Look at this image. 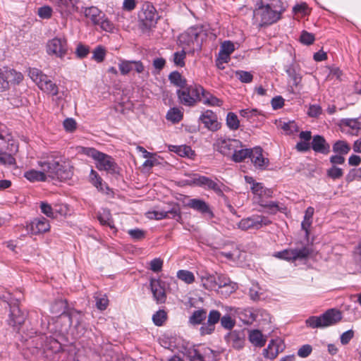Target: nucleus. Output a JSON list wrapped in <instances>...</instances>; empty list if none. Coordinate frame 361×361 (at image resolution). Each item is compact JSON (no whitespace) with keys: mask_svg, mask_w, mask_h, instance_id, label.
Masks as SVG:
<instances>
[{"mask_svg":"<svg viewBox=\"0 0 361 361\" xmlns=\"http://www.w3.org/2000/svg\"><path fill=\"white\" fill-rule=\"evenodd\" d=\"M257 8L254 11V19L259 27L271 25L277 22L284 11L280 0H271L264 5L262 0H257Z\"/></svg>","mask_w":361,"mask_h":361,"instance_id":"1","label":"nucleus"},{"mask_svg":"<svg viewBox=\"0 0 361 361\" xmlns=\"http://www.w3.org/2000/svg\"><path fill=\"white\" fill-rule=\"evenodd\" d=\"M342 319V312L336 309L332 308L326 310L319 317L311 316L306 319L307 326L316 329L324 328L333 326Z\"/></svg>","mask_w":361,"mask_h":361,"instance_id":"2","label":"nucleus"},{"mask_svg":"<svg viewBox=\"0 0 361 361\" xmlns=\"http://www.w3.org/2000/svg\"><path fill=\"white\" fill-rule=\"evenodd\" d=\"M190 185L202 188L205 190L214 191L219 197H224V192L228 190V188L217 178L215 180L209 177L194 173L188 180Z\"/></svg>","mask_w":361,"mask_h":361,"instance_id":"3","label":"nucleus"},{"mask_svg":"<svg viewBox=\"0 0 361 361\" xmlns=\"http://www.w3.org/2000/svg\"><path fill=\"white\" fill-rule=\"evenodd\" d=\"M84 153L96 161V168L111 174L117 172V164L111 156L101 152L92 147L84 149Z\"/></svg>","mask_w":361,"mask_h":361,"instance_id":"4","label":"nucleus"},{"mask_svg":"<svg viewBox=\"0 0 361 361\" xmlns=\"http://www.w3.org/2000/svg\"><path fill=\"white\" fill-rule=\"evenodd\" d=\"M202 87L200 85H187L176 91L179 102L186 106H193L201 100L200 92Z\"/></svg>","mask_w":361,"mask_h":361,"instance_id":"5","label":"nucleus"},{"mask_svg":"<svg viewBox=\"0 0 361 361\" xmlns=\"http://www.w3.org/2000/svg\"><path fill=\"white\" fill-rule=\"evenodd\" d=\"M28 75L43 92L53 96L59 93V87L56 84L53 82L42 71L36 68H30Z\"/></svg>","mask_w":361,"mask_h":361,"instance_id":"6","label":"nucleus"},{"mask_svg":"<svg viewBox=\"0 0 361 361\" xmlns=\"http://www.w3.org/2000/svg\"><path fill=\"white\" fill-rule=\"evenodd\" d=\"M205 34L202 27L195 26L188 28L185 32L182 33L178 40L181 45L187 46L188 47H192V49L196 47H201L202 41Z\"/></svg>","mask_w":361,"mask_h":361,"instance_id":"7","label":"nucleus"},{"mask_svg":"<svg viewBox=\"0 0 361 361\" xmlns=\"http://www.w3.org/2000/svg\"><path fill=\"white\" fill-rule=\"evenodd\" d=\"M312 252V250L309 245H303L301 247L285 249L275 252L274 257L288 262H295L308 259Z\"/></svg>","mask_w":361,"mask_h":361,"instance_id":"8","label":"nucleus"},{"mask_svg":"<svg viewBox=\"0 0 361 361\" xmlns=\"http://www.w3.org/2000/svg\"><path fill=\"white\" fill-rule=\"evenodd\" d=\"M138 18L142 30H149L154 27L158 19V14L154 6L149 2L142 4L138 13Z\"/></svg>","mask_w":361,"mask_h":361,"instance_id":"9","label":"nucleus"},{"mask_svg":"<svg viewBox=\"0 0 361 361\" xmlns=\"http://www.w3.org/2000/svg\"><path fill=\"white\" fill-rule=\"evenodd\" d=\"M69 47L68 41L65 37H56L48 41L47 44V52L50 56H55L63 59L68 55Z\"/></svg>","mask_w":361,"mask_h":361,"instance_id":"10","label":"nucleus"},{"mask_svg":"<svg viewBox=\"0 0 361 361\" xmlns=\"http://www.w3.org/2000/svg\"><path fill=\"white\" fill-rule=\"evenodd\" d=\"M214 146L219 153L231 157L235 149L241 146V142L237 139L221 137L216 140Z\"/></svg>","mask_w":361,"mask_h":361,"instance_id":"11","label":"nucleus"},{"mask_svg":"<svg viewBox=\"0 0 361 361\" xmlns=\"http://www.w3.org/2000/svg\"><path fill=\"white\" fill-rule=\"evenodd\" d=\"M147 216L152 219L161 220L164 219H173L177 221L181 219V213L178 204H173L167 209H157L147 212Z\"/></svg>","mask_w":361,"mask_h":361,"instance_id":"12","label":"nucleus"},{"mask_svg":"<svg viewBox=\"0 0 361 361\" xmlns=\"http://www.w3.org/2000/svg\"><path fill=\"white\" fill-rule=\"evenodd\" d=\"M271 223V221L267 217L261 215H252L241 219L238 223V228L243 231L251 228L259 229L264 226L269 225Z\"/></svg>","mask_w":361,"mask_h":361,"instance_id":"13","label":"nucleus"},{"mask_svg":"<svg viewBox=\"0 0 361 361\" xmlns=\"http://www.w3.org/2000/svg\"><path fill=\"white\" fill-rule=\"evenodd\" d=\"M186 355L190 361H216V353L209 348H204L202 350L190 348Z\"/></svg>","mask_w":361,"mask_h":361,"instance_id":"14","label":"nucleus"},{"mask_svg":"<svg viewBox=\"0 0 361 361\" xmlns=\"http://www.w3.org/2000/svg\"><path fill=\"white\" fill-rule=\"evenodd\" d=\"M207 317V321L200 328V333L202 336L210 335L215 331L216 324L220 322L221 314L219 311L212 310Z\"/></svg>","mask_w":361,"mask_h":361,"instance_id":"15","label":"nucleus"},{"mask_svg":"<svg viewBox=\"0 0 361 361\" xmlns=\"http://www.w3.org/2000/svg\"><path fill=\"white\" fill-rule=\"evenodd\" d=\"M56 6V10L63 17H67L78 11L77 4L79 0H50Z\"/></svg>","mask_w":361,"mask_h":361,"instance_id":"16","label":"nucleus"},{"mask_svg":"<svg viewBox=\"0 0 361 361\" xmlns=\"http://www.w3.org/2000/svg\"><path fill=\"white\" fill-rule=\"evenodd\" d=\"M61 159V156L51 154L47 160L38 161V165L44 173H47L49 176L54 178L56 170L59 167Z\"/></svg>","mask_w":361,"mask_h":361,"instance_id":"17","label":"nucleus"},{"mask_svg":"<svg viewBox=\"0 0 361 361\" xmlns=\"http://www.w3.org/2000/svg\"><path fill=\"white\" fill-rule=\"evenodd\" d=\"M250 189L255 200L259 205L262 204L267 199L273 196V190L264 187L262 183L254 184V186H251Z\"/></svg>","mask_w":361,"mask_h":361,"instance_id":"18","label":"nucleus"},{"mask_svg":"<svg viewBox=\"0 0 361 361\" xmlns=\"http://www.w3.org/2000/svg\"><path fill=\"white\" fill-rule=\"evenodd\" d=\"M249 158L256 169L262 170L269 166V161L263 156V149L260 147L251 148Z\"/></svg>","mask_w":361,"mask_h":361,"instance_id":"19","label":"nucleus"},{"mask_svg":"<svg viewBox=\"0 0 361 361\" xmlns=\"http://www.w3.org/2000/svg\"><path fill=\"white\" fill-rule=\"evenodd\" d=\"M199 119L204 124V126L211 131H216L221 128L217 115L212 110L204 111Z\"/></svg>","mask_w":361,"mask_h":361,"instance_id":"20","label":"nucleus"},{"mask_svg":"<svg viewBox=\"0 0 361 361\" xmlns=\"http://www.w3.org/2000/svg\"><path fill=\"white\" fill-rule=\"evenodd\" d=\"M50 224L49 221L44 217H39L33 219L29 225L27 226V230L32 235H38L49 231Z\"/></svg>","mask_w":361,"mask_h":361,"instance_id":"21","label":"nucleus"},{"mask_svg":"<svg viewBox=\"0 0 361 361\" xmlns=\"http://www.w3.org/2000/svg\"><path fill=\"white\" fill-rule=\"evenodd\" d=\"M27 314L21 311L17 302L11 305L8 324L13 327L20 326L25 321Z\"/></svg>","mask_w":361,"mask_h":361,"instance_id":"22","label":"nucleus"},{"mask_svg":"<svg viewBox=\"0 0 361 361\" xmlns=\"http://www.w3.org/2000/svg\"><path fill=\"white\" fill-rule=\"evenodd\" d=\"M150 288L153 297L157 303H164L166 300V294L162 282L159 279H151Z\"/></svg>","mask_w":361,"mask_h":361,"instance_id":"23","label":"nucleus"},{"mask_svg":"<svg viewBox=\"0 0 361 361\" xmlns=\"http://www.w3.org/2000/svg\"><path fill=\"white\" fill-rule=\"evenodd\" d=\"M72 175L73 171L70 161L61 157L59 167L56 170L54 178L60 180H65L71 178Z\"/></svg>","mask_w":361,"mask_h":361,"instance_id":"24","label":"nucleus"},{"mask_svg":"<svg viewBox=\"0 0 361 361\" xmlns=\"http://www.w3.org/2000/svg\"><path fill=\"white\" fill-rule=\"evenodd\" d=\"M311 147L315 152L322 154H328L330 152L329 144L323 136L319 135L313 137Z\"/></svg>","mask_w":361,"mask_h":361,"instance_id":"25","label":"nucleus"},{"mask_svg":"<svg viewBox=\"0 0 361 361\" xmlns=\"http://www.w3.org/2000/svg\"><path fill=\"white\" fill-rule=\"evenodd\" d=\"M18 146L10 134H8L6 130L0 134V152H16Z\"/></svg>","mask_w":361,"mask_h":361,"instance_id":"26","label":"nucleus"},{"mask_svg":"<svg viewBox=\"0 0 361 361\" xmlns=\"http://www.w3.org/2000/svg\"><path fill=\"white\" fill-rule=\"evenodd\" d=\"M187 205L190 208L196 210L202 214H208L211 216H213V213L210 209L209 205L203 200L197 198L190 199L188 201Z\"/></svg>","mask_w":361,"mask_h":361,"instance_id":"27","label":"nucleus"},{"mask_svg":"<svg viewBox=\"0 0 361 361\" xmlns=\"http://www.w3.org/2000/svg\"><path fill=\"white\" fill-rule=\"evenodd\" d=\"M84 15L89 18L94 25H99L102 22L104 14L96 6H90L85 8Z\"/></svg>","mask_w":361,"mask_h":361,"instance_id":"28","label":"nucleus"},{"mask_svg":"<svg viewBox=\"0 0 361 361\" xmlns=\"http://www.w3.org/2000/svg\"><path fill=\"white\" fill-rule=\"evenodd\" d=\"M66 305L62 300H57L51 305V312L55 314H60L61 316L67 317L70 323L72 325L75 316L70 314L65 313Z\"/></svg>","mask_w":361,"mask_h":361,"instance_id":"29","label":"nucleus"},{"mask_svg":"<svg viewBox=\"0 0 361 361\" xmlns=\"http://www.w3.org/2000/svg\"><path fill=\"white\" fill-rule=\"evenodd\" d=\"M207 316V312L205 309L200 308L195 310L189 317L188 323L192 326H197L204 324L203 322Z\"/></svg>","mask_w":361,"mask_h":361,"instance_id":"30","label":"nucleus"},{"mask_svg":"<svg viewBox=\"0 0 361 361\" xmlns=\"http://www.w3.org/2000/svg\"><path fill=\"white\" fill-rule=\"evenodd\" d=\"M248 337L250 342L255 347L262 348L267 342V338L258 329L251 330Z\"/></svg>","mask_w":361,"mask_h":361,"instance_id":"31","label":"nucleus"},{"mask_svg":"<svg viewBox=\"0 0 361 361\" xmlns=\"http://www.w3.org/2000/svg\"><path fill=\"white\" fill-rule=\"evenodd\" d=\"M243 147L241 142V146L235 149L231 157L232 161L239 163L243 161L246 158H249L251 148H244Z\"/></svg>","mask_w":361,"mask_h":361,"instance_id":"32","label":"nucleus"},{"mask_svg":"<svg viewBox=\"0 0 361 361\" xmlns=\"http://www.w3.org/2000/svg\"><path fill=\"white\" fill-rule=\"evenodd\" d=\"M350 145L345 140H343L336 141L332 145V151L334 154L345 156L350 152Z\"/></svg>","mask_w":361,"mask_h":361,"instance_id":"33","label":"nucleus"},{"mask_svg":"<svg viewBox=\"0 0 361 361\" xmlns=\"http://www.w3.org/2000/svg\"><path fill=\"white\" fill-rule=\"evenodd\" d=\"M341 123L343 126L351 129L350 133L352 135H357L360 130H361V118H344L341 120Z\"/></svg>","mask_w":361,"mask_h":361,"instance_id":"34","label":"nucleus"},{"mask_svg":"<svg viewBox=\"0 0 361 361\" xmlns=\"http://www.w3.org/2000/svg\"><path fill=\"white\" fill-rule=\"evenodd\" d=\"M201 96L204 99L203 103L204 104L212 106H221L223 104V102L221 99L205 91L203 87L202 91L200 92V97Z\"/></svg>","mask_w":361,"mask_h":361,"instance_id":"35","label":"nucleus"},{"mask_svg":"<svg viewBox=\"0 0 361 361\" xmlns=\"http://www.w3.org/2000/svg\"><path fill=\"white\" fill-rule=\"evenodd\" d=\"M286 72L292 79L293 85L298 86L300 83L302 77L298 72V68L297 66L294 64L288 66L286 68Z\"/></svg>","mask_w":361,"mask_h":361,"instance_id":"36","label":"nucleus"},{"mask_svg":"<svg viewBox=\"0 0 361 361\" xmlns=\"http://www.w3.org/2000/svg\"><path fill=\"white\" fill-rule=\"evenodd\" d=\"M169 149L171 151L176 152L180 157L192 158L193 156H195V152L190 146L188 145H171L169 147Z\"/></svg>","mask_w":361,"mask_h":361,"instance_id":"37","label":"nucleus"},{"mask_svg":"<svg viewBox=\"0 0 361 361\" xmlns=\"http://www.w3.org/2000/svg\"><path fill=\"white\" fill-rule=\"evenodd\" d=\"M169 80L171 84L180 87V89L188 85L186 79L183 78L178 71H173L169 74Z\"/></svg>","mask_w":361,"mask_h":361,"instance_id":"38","label":"nucleus"},{"mask_svg":"<svg viewBox=\"0 0 361 361\" xmlns=\"http://www.w3.org/2000/svg\"><path fill=\"white\" fill-rule=\"evenodd\" d=\"M279 354V346L274 340H271L268 346L263 350V355L264 357L274 360Z\"/></svg>","mask_w":361,"mask_h":361,"instance_id":"39","label":"nucleus"},{"mask_svg":"<svg viewBox=\"0 0 361 361\" xmlns=\"http://www.w3.org/2000/svg\"><path fill=\"white\" fill-rule=\"evenodd\" d=\"M24 176L30 182L45 181L47 176L44 171L30 170L25 173Z\"/></svg>","mask_w":361,"mask_h":361,"instance_id":"40","label":"nucleus"},{"mask_svg":"<svg viewBox=\"0 0 361 361\" xmlns=\"http://www.w3.org/2000/svg\"><path fill=\"white\" fill-rule=\"evenodd\" d=\"M260 206L267 209L268 212L271 214H275L278 212H283L286 210V207H281L279 202L274 201H264L262 204H260Z\"/></svg>","mask_w":361,"mask_h":361,"instance_id":"41","label":"nucleus"},{"mask_svg":"<svg viewBox=\"0 0 361 361\" xmlns=\"http://www.w3.org/2000/svg\"><path fill=\"white\" fill-rule=\"evenodd\" d=\"M90 181L99 191H104V184L103 183L102 178L99 176L98 173L94 169H91L90 171Z\"/></svg>","mask_w":361,"mask_h":361,"instance_id":"42","label":"nucleus"},{"mask_svg":"<svg viewBox=\"0 0 361 361\" xmlns=\"http://www.w3.org/2000/svg\"><path fill=\"white\" fill-rule=\"evenodd\" d=\"M183 112L178 108H171L166 116L168 121L173 122V123H178L183 119Z\"/></svg>","mask_w":361,"mask_h":361,"instance_id":"43","label":"nucleus"},{"mask_svg":"<svg viewBox=\"0 0 361 361\" xmlns=\"http://www.w3.org/2000/svg\"><path fill=\"white\" fill-rule=\"evenodd\" d=\"M97 219L102 225L109 226L111 228H114V221L109 210H104L102 213H99L97 215Z\"/></svg>","mask_w":361,"mask_h":361,"instance_id":"44","label":"nucleus"},{"mask_svg":"<svg viewBox=\"0 0 361 361\" xmlns=\"http://www.w3.org/2000/svg\"><path fill=\"white\" fill-rule=\"evenodd\" d=\"M11 151H2L0 152V165L4 166H13L16 164V159L12 156Z\"/></svg>","mask_w":361,"mask_h":361,"instance_id":"45","label":"nucleus"},{"mask_svg":"<svg viewBox=\"0 0 361 361\" xmlns=\"http://www.w3.org/2000/svg\"><path fill=\"white\" fill-rule=\"evenodd\" d=\"M226 125L230 130H235L240 126V121L233 112L228 113L226 116Z\"/></svg>","mask_w":361,"mask_h":361,"instance_id":"46","label":"nucleus"},{"mask_svg":"<svg viewBox=\"0 0 361 361\" xmlns=\"http://www.w3.org/2000/svg\"><path fill=\"white\" fill-rule=\"evenodd\" d=\"M167 319V313L164 310H159L152 315V321L157 326H161Z\"/></svg>","mask_w":361,"mask_h":361,"instance_id":"47","label":"nucleus"},{"mask_svg":"<svg viewBox=\"0 0 361 361\" xmlns=\"http://www.w3.org/2000/svg\"><path fill=\"white\" fill-rule=\"evenodd\" d=\"M279 127L288 135L293 134L298 131V126L293 121H290L288 122L280 121Z\"/></svg>","mask_w":361,"mask_h":361,"instance_id":"48","label":"nucleus"},{"mask_svg":"<svg viewBox=\"0 0 361 361\" xmlns=\"http://www.w3.org/2000/svg\"><path fill=\"white\" fill-rule=\"evenodd\" d=\"M177 277L188 284L192 283L195 281L193 273L188 270H179L177 273Z\"/></svg>","mask_w":361,"mask_h":361,"instance_id":"49","label":"nucleus"},{"mask_svg":"<svg viewBox=\"0 0 361 361\" xmlns=\"http://www.w3.org/2000/svg\"><path fill=\"white\" fill-rule=\"evenodd\" d=\"M203 286L205 288L212 290L219 288V281L217 282L214 276L209 275L207 277L202 279Z\"/></svg>","mask_w":361,"mask_h":361,"instance_id":"50","label":"nucleus"},{"mask_svg":"<svg viewBox=\"0 0 361 361\" xmlns=\"http://www.w3.org/2000/svg\"><path fill=\"white\" fill-rule=\"evenodd\" d=\"M236 78L243 83H250L253 80V75L250 72L245 71H235Z\"/></svg>","mask_w":361,"mask_h":361,"instance_id":"51","label":"nucleus"},{"mask_svg":"<svg viewBox=\"0 0 361 361\" xmlns=\"http://www.w3.org/2000/svg\"><path fill=\"white\" fill-rule=\"evenodd\" d=\"M326 175L330 178L336 180L341 178L343 176V171L341 168L331 166V167L327 169Z\"/></svg>","mask_w":361,"mask_h":361,"instance_id":"52","label":"nucleus"},{"mask_svg":"<svg viewBox=\"0 0 361 361\" xmlns=\"http://www.w3.org/2000/svg\"><path fill=\"white\" fill-rule=\"evenodd\" d=\"M219 288L225 289L226 295H229L236 290V284L232 283L230 280L224 281L219 280Z\"/></svg>","mask_w":361,"mask_h":361,"instance_id":"53","label":"nucleus"},{"mask_svg":"<svg viewBox=\"0 0 361 361\" xmlns=\"http://www.w3.org/2000/svg\"><path fill=\"white\" fill-rule=\"evenodd\" d=\"M55 219L59 216H66L68 212L69 209L67 204H56L54 206Z\"/></svg>","mask_w":361,"mask_h":361,"instance_id":"54","label":"nucleus"},{"mask_svg":"<svg viewBox=\"0 0 361 361\" xmlns=\"http://www.w3.org/2000/svg\"><path fill=\"white\" fill-rule=\"evenodd\" d=\"M133 61L121 60L118 64V68L121 73L123 75L128 74L133 71Z\"/></svg>","mask_w":361,"mask_h":361,"instance_id":"55","label":"nucleus"},{"mask_svg":"<svg viewBox=\"0 0 361 361\" xmlns=\"http://www.w3.org/2000/svg\"><path fill=\"white\" fill-rule=\"evenodd\" d=\"M39 207L42 213H43L47 217L55 219L54 207H52L51 204H48L47 202H42L40 203Z\"/></svg>","mask_w":361,"mask_h":361,"instance_id":"56","label":"nucleus"},{"mask_svg":"<svg viewBox=\"0 0 361 361\" xmlns=\"http://www.w3.org/2000/svg\"><path fill=\"white\" fill-rule=\"evenodd\" d=\"M96 307L100 310L106 309L109 305V300L106 295H99L95 297Z\"/></svg>","mask_w":361,"mask_h":361,"instance_id":"57","label":"nucleus"},{"mask_svg":"<svg viewBox=\"0 0 361 361\" xmlns=\"http://www.w3.org/2000/svg\"><path fill=\"white\" fill-rule=\"evenodd\" d=\"M220 323L223 328L227 330H230L235 326V322L231 318L230 315L226 314L221 317Z\"/></svg>","mask_w":361,"mask_h":361,"instance_id":"58","label":"nucleus"},{"mask_svg":"<svg viewBox=\"0 0 361 361\" xmlns=\"http://www.w3.org/2000/svg\"><path fill=\"white\" fill-rule=\"evenodd\" d=\"M186 53L184 50L177 51L173 54V62L176 66L183 67L185 66V59Z\"/></svg>","mask_w":361,"mask_h":361,"instance_id":"59","label":"nucleus"},{"mask_svg":"<svg viewBox=\"0 0 361 361\" xmlns=\"http://www.w3.org/2000/svg\"><path fill=\"white\" fill-rule=\"evenodd\" d=\"M128 234L134 240H140L145 237V231L140 228L130 229L128 231Z\"/></svg>","mask_w":361,"mask_h":361,"instance_id":"60","label":"nucleus"},{"mask_svg":"<svg viewBox=\"0 0 361 361\" xmlns=\"http://www.w3.org/2000/svg\"><path fill=\"white\" fill-rule=\"evenodd\" d=\"M106 51L102 46H98L93 51L92 58L97 62L100 63L104 60Z\"/></svg>","mask_w":361,"mask_h":361,"instance_id":"61","label":"nucleus"},{"mask_svg":"<svg viewBox=\"0 0 361 361\" xmlns=\"http://www.w3.org/2000/svg\"><path fill=\"white\" fill-rule=\"evenodd\" d=\"M314 35L307 31H302L300 35V41L302 44L310 45L314 42Z\"/></svg>","mask_w":361,"mask_h":361,"instance_id":"62","label":"nucleus"},{"mask_svg":"<svg viewBox=\"0 0 361 361\" xmlns=\"http://www.w3.org/2000/svg\"><path fill=\"white\" fill-rule=\"evenodd\" d=\"M260 288L258 284H252L249 290V295L253 301H257L260 299L262 293L259 292Z\"/></svg>","mask_w":361,"mask_h":361,"instance_id":"63","label":"nucleus"},{"mask_svg":"<svg viewBox=\"0 0 361 361\" xmlns=\"http://www.w3.org/2000/svg\"><path fill=\"white\" fill-rule=\"evenodd\" d=\"M361 179V169H353L346 175L345 180L348 183L353 181L355 178Z\"/></svg>","mask_w":361,"mask_h":361,"instance_id":"64","label":"nucleus"}]
</instances>
